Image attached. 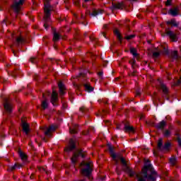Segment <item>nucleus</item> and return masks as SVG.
I'll list each match as a JSON object with an SVG mask.
<instances>
[{"mask_svg": "<svg viewBox=\"0 0 181 181\" xmlns=\"http://www.w3.org/2000/svg\"><path fill=\"white\" fill-rule=\"evenodd\" d=\"M177 141L179 146H181V139H180V137L178 136L177 138Z\"/></svg>", "mask_w": 181, "mask_h": 181, "instance_id": "nucleus-43", "label": "nucleus"}, {"mask_svg": "<svg viewBox=\"0 0 181 181\" xmlns=\"http://www.w3.org/2000/svg\"><path fill=\"white\" fill-rule=\"evenodd\" d=\"M168 13L172 16H177L179 15V9L177 8H171L170 9Z\"/></svg>", "mask_w": 181, "mask_h": 181, "instance_id": "nucleus-20", "label": "nucleus"}, {"mask_svg": "<svg viewBox=\"0 0 181 181\" xmlns=\"http://www.w3.org/2000/svg\"><path fill=\"white\" fill-rule=\"evenodd\" d=\"M46 95H50V92H47V93H42L44 100L42 102L41 107L43 110H46V108L49 107V103H47V99H46Z\"/></svg>", "mask_w": 181, "mask_h": 181, "instance_id": "nucleus-7", "label": "nucleus"}, {"mask_svg": "<svg viewBox=\"0 0 181 181\" xmlns=\"http://www.w3.org/2000/svg\"><path fill=\"white\" fill-rule=\"evenodd\" d=\"M136 95L138 96V95H141V92H139V90H137L136 92Z\"/></svg>", "mask_w": 181, "mask_h": 181, "instance_id": "nucleus-51", "label": "nucleus"}, {"mask_svg": "<svg viewBox=\"0 0 181 181\" xmlns=\"http://www.w3.org/2000/svg\"><path fill=\"white\" fill-rule=\"evenodd\" d=\"M161 53L164 55L169 54V51L168 50V45L162 46Z\"/></svg>", "mask_w": 181, "mask_h": 181, "instance_id": "nucleus-29", "label": "nucleus"}, {"mask_svg": "<svg viewBox=\"0 0 181 181\" xmlns=\"http://www.w3.org/2000/svg\"><path fill=\"white\" fill-rule=\"evenodd\" d=\"M171 57H173L175 60H177V59H181V57H179V55H177V51L172 52H171Z\"/></svg>", "mask_w": 181, "mask_h": 181, "instance_id": "nucleus-31", "label": "nucleus"}, {"mask_svg": "<svg viewBox=\"0 0 181 181\" xmlns=\"http://www.w3.org/2000/svg\"><path fill=\"white\" fill-rule=\"evenodd\" d=\"M90 40H92V42H97V39L94 38V37H90Z\"/></svg>", "mask_w": 181, "mask_h": 181, "instance_id": "nucleus-47", "label": "nucleus"}, {"mask_svg": "<svg viewBox=\"0 0 181 181\" xmlns=\"http://www.w3.org/2000/svg\"><path fill=\"white\" fill-rule=\"evenodd\" d=\"M78 156H81L82 158H84L86 156V154L81 150H78V151L74 153V156L71 158L72 163H76V162H77V159L78 158Z\"/></svg>", "mask_w": 181, "mask_h": 181, "instance_id": "nucleus-6", "label": "nucleus"}, {"mask_svg": "<svg viewBox=\"0 0 181 181\" xmlns=\"http://www.w3.org/2000/svg\"><path fill=\"white\" fill-rule=\"evenodd\" d=\"M16 42L17 45H22V43H25V38L22 36H19L16 38Z\"/></svg>", "mask_w": 181, "mask_h": 181, "instance_id": "nucleus-26", "label": "nucleus"}, {"mask_svg": "<svg viewBox=\"0 0 181 181\" xmlns=\"http://www.w3.org/2000/svg\"><path fill=\"white\" fill-rule=\"evenodd\" d=\"M76 148V142L74 139H71L69 141V146L65 148L66 152H70V151H73Z\"/></svg>", "mask_w": 181, "mask_h": 181, "instance_id": "nucleus-13", "label": "nucleus"}, {"mask_svg": "<svg viewBox=\"0 0 181 181\" xmlns=\"http://www.w3.org/2000/svg\"><path fill=\"white\" fill-rule=\"evenodd\" d=\"M159 56H160V52H153L152 57H153V59H157V57H159Z\"/></svg>", "mask_w": 181, "mask_h": 181, "instance_id": "nucleus-37", "label": "nucleus"}, {"mask_svg": "<svg viewBox=\"0 0 181 181\" xmlns=\"http://www.w3.org/2000/svg\"><path fill=\"white\" fill-rule=\"evenodd\" d=\"M22 167V165H19V164H15L13 166H11L10 168V170H15V169H16V168H21Z\"/></svg>", "mask_w": 181, "mask_h": 181, "instance_id": "nucleus-38", "label": "nucleus"}, {"mask_svg": "<svg viewBox=\"0 0 181 181\" xmlns=\"http://www.w3.org/2000/svg\"><path fill=\"white\" fill-rule=\"evenodd\" d=\"M120 162L124 165V170L126 171L131 177H133V176L136 175V173L132 169H131V168L128 167V165H127V160H125L124 158H120Z\"/></svg>", "mask_w": 181, "mask_h": 181, "instance_id": "nucleus-4", "label": "nucleus"}, {"mask_svg": "<svg viewBox=\"0 0 181 181\" xmlns=\"http://www.w3.org/2000/svg\"><path fill=\"white\" fill-rule=\"evenodd\" d=\"M109 151L110 152V156L112 158L113 160L118 163V160L117 159V155L114 153V148L112 146H109Z\"/></svg>", "mask_w": 181, "mask_h": 181, "instance_id": "nucleus-14", "label": "nucleus"}, {"mask_svg": "<svg viewBox=\"0 0 181 181\" xmlns=\"http://www.w3.org/2000/svg\"><path fill=\"white\" fill-rule=\"evenodd\" d=\"M167 25H171L172 26H179V23L176 22V20L173 19L167 21Z\"/></svg>", "mask_w": 181, "mask_h": 181, "instance_id": "nucleus-28", "label": "nucleus"}, {"mask_svg": "<svg viewBox=\"0 0 181 181\" xmlns=\"http://www.w3.org/2000/svg\"><path fill=\"white\" fill-rule=\"evenodd\" d=\"M50 0H44V12H45V23L44 27L47 29L50 26V11H52V6L49 4Z\"/></svg>", "mask_w": 181, "mask_h": 181, "instance_id": "nucleus-2", "label": "nucleus"}, {"mask_svg": "<svg viewBox=\"0 0 181 181\" xmlns=\"http://www.w3.org/2000/svg\"><path fill=\"white\" fill-rule=\"evenodd\" d=\"M4 108L7 112H12V104L8 99H5Z\"/></svg>", "mask_w": 181, "mask_h": 181, "instance_id": "nucleus-9", "label": "nucleus"}, {"mask_svg": "<svg viewBox=\"0 0 181 181\" xmlns=\"http://www.w3.org/2000/svg\"><path fill=\"white\" fill-rule=\"evenodd\" d=\"M86 35H87V33H86L84 34L85 36H86Z\"/></svg>", "mask_w": 181, "mask_h": 181, "instance_id": "nucleus-60", "label": "nucleus"}, {"mask_svg": "<svg viewBox=\"0 0 181 181\" xmlns=\"http://www.w3.org/2000/svg\"><path fill=\"white\" fill-rule=\"evenodd\" d=\"M124 131L125 132H134V127L132 126H128L125 125L124 126Z\"/></svg>", "mask_w": 181, "mask_h": 181, "instance_id": "nucleus-30", "label": "nucleus"}, {"mask_svg": "<svg viewBox=\"0 0 181 181\" xmlns=\"http://www.w3.org/2000/svg\"><path fill=\"white\" fill-rule=\"evenodd\" d=\"M59 88V94L60 95H64V90H66V88L64 87V85L59 82L58 84Z\"/></svg>", "mask_w": 181, "mask_h": 181, "instance_id": "nucleus-18", "label": "nucleus"}, {"mask_svg": "<svg viewBox=\"0 0 181 181\" xmlns=\"http://www.w3.org/2000/svg\"><path fill=\"white\" fill-rule=\"evenodd\" d=\"M130 53L133 54L134 57H136L137 60H139V54L136 53V49L131 48Z\"/></svg>", "mask_w": 181, "mask_h": 181, "instance_id": "nucleus-22", "label": "nucleus"}, {"mask_svg": "<svg viewBox=\"0 0 181 181\" xmlns=\"http://www.w3.org/2000/svg\"><path fill=\"white\" fill-rule=\"evenodd\" d=\"M165 33L169 36L173 42H176L177 40V36L176 35V33H173V31L167 29Z\"/></svg>", "mask_w": 181, "mask_h": 181, "instance_id": "nucleus-8", "label": "nucleus"}, {"mask_svg": "<svg viewBox=\"0 0 181 181\" xmlns=\"http://www.w3.org/2000/svg\"><path fill=\"white\" fill-rule=\"evenodd\" d=\"M134 37H135V35H130L126 36L125 39H127V40H131L132 39H134Z\"/></svg>", "mask_w": 181, "mask_h": 181, "instance_id": "nucleus-39", "label": "nucleus"}, {"mask_svg": "<svg viewBox=\"0 0 181 181\" xmlns=\"http://www.w3.org/2000/svg\"><path fill=\"white\" fill-rule=\"evenodd\" d=\"M171 2H172V0H167V1L165 2L166 6H170Z\"/></svg>", "mask_w": 181, "mask_h": 181, "instance_id": "nucleus-42", "label": "nucleus"}, {"mask_svg": "<svg viewBox=\"0 0 181 181\" xmlns=\"http://www.w3.org/2000/svg\"><path fill=\"white\" fill-rule=\"evenodd\" d=\"M163 136L165 138H168V136H170V131L168 129H166L163 132Z\"/></svg>", "mask_w": 181, "mask_h": 181, "instance_id": "nucleus-35", "label": "nucleus"}, {"mask_svg": "<svg viewBox=\"0 0 181 181\" xmlns=\"http://www.w3.org/2000/svg\"><path fill=\"white\" fill-rule=\"evenodd\" d=\"M117 129H121V127L119 126H117Z\"/></svg>", "mask_w": 181, "mask_h": 181, "instance_id": "nucleus-53", "label": "nucleus"}, {"mask_svg": "<svg viewBox=\"0 0 181 181\" xmlns=\"http://www.w3.org/2000/svg\"><path fill=\"white\" fill-rule=\"evenodd\" d=\"M105 122H106V123H107H107H110V121H106Z\"/></svg>", "mask_w": 181, "mask_h": 181, "instance_id": "nucleus-59", "label": "nucleus"}, {"mask_svg": "<svg viewBox=\"0 0 181 181\" xmlns=\"http://www.w3.org/2000/svg\"><path fill=\"white\" fill-rule=\"evenodd\" d=\"M81 19H84V16L81 14Z\"/></svg>", "mask_w": 181, "mask_h": 181, "instance_id": "nucleus-54", "label": "nucleus"}, {"mask_svg": "<svg viewBox=\"0 0 181 181\" xmlns=\"http://www.w3.org/2000/svg\"><path fill=\"white\" fill-rule=\"evenodd\" d=\"M53 42H59L60 40V34L59 33L56 32V30H53Z\"/></svg>", "mask_w": 181, "mask_h": 181, "instance_id": "nucleus-17", "label": "nucleus"}, {"mask_svg": "<svg viewBox=\"0 0 181 181\" xmlns=\"http://www.w3.org/2000/svg\"><path fill=\"white\" fill-rule=\"evenodd\" d=\"M75 5H76V6H78L80 1L78 0H76L74 1Z\"/></svg>", "mask_w": 181, "mask_h": 181, "instance_id": "nucleus-48", "label": "nucleus"}, {"mask_svg": "<svg viewBox=\"0 0 181 181\" xmlns=\"http://www.w3.org/2000/svg\"><path fill=\"white\" fill-rule=\"evenodd\" d=\"M137 181H156L158 173L151 165L149 160L146 162L144 167L142 168L141 172L136 174Z\"/></svg>", "mask_w": 181, "mask_h": 181, "instance_id": "nucleus-1", "label": "nucleus"}, {"mask_svg": "<svg viewBox=\"0 0 181 181\" xmlns=\"http://www.w3.org/2000/svg\"><path fill=\"white\" fill-rule=\"evenodd\" d=\"M129 64H132V69H133V70H135V69H136V61H135V59L129 61Z\"/></svg>", "mask_w": 181, "mask_h": 181, "instance_id": "nucleus-32", "label": "nucleus"}, {"mask_svg": "<svg viewBox=\"0 0 181 181\" xmlns=\"http://www.w3.org/2000/svg\"><path fill=\"white\" fill-rule=\"evenodd\" d=\"M13 53L14 56H16V53L15 52V51L13 50Z\"/></svg>", "mask_w": 181, "mask_h": 181, "instance_id": "nucleus-55", "label": "nucleus"}, {"mask_svg": "<svg viewBox=\"0 0 181 181\" xmlns=\"http://www.w3.org/2000/svg\"><path fill=\"white\" fill-rule=\"evenodd\" d=\"M86 91H88V93H91V91H94V88H93L90 83H86L84 85Z\"/></svg>", "mask_w": 181, "mask_h": 181, "instance_id": "nucleus-24", "label": "nucleus"}, {"mask_svg": "<svg viewBox=\"0 0 181 181\" xmlns=\"http://www.w3.org/2000/svg\"><path fill=\"white\" fill-rule=\"evenodd\" d=\"M55 130H56V127L54 125H51L45 132V136H48L49 138V136H52V133L53 132V131H55Z\"/></svg>", "mask_w": 181, "mask_h": 181, "instance_id": "nucleus-12", "label": "nucleus"}, {"mask_svg": "<svg viewBox=\"0 0 181 181\" xmlns=\"http://www.w3.org/2000/svg\"><path fill=\"white\" fill-rule=\"evenodd\" d=\"M165 127H166V122L164 120H162L156 125V128H157V129H163Z\"/></svg>", "mask_w": 181, "mask_h": 181, "instance_id": "nucleus-19", "label": "nucleus"}, {"mask_svg": "<svg viewBox=\"0 0 181 181\" xmlns=\"http://www.w3.org/2000/svg\"><path fill=\"white\" fill-rule=\"evenodd\" d=\"M177 163V160L176 159V158L173 157V158H170V163L173 166H175V165H176Z\"/></svg>", "mask_w": 181, "mask_h": 181, "instance_id": "nucleus-33", "label": "nucleus"}, {"mask_svg": "<svg viewBox=\"0 0 181 181\" xmlns=\"http://www.w3.org/2000/svg\"><path fill=\"white\" fill-rule=\"evenodd\" d=\"M180 83H181V81L180 80H177L175 86H179V84H180Z\"/></svg>", "mask_w": 181, "mask_h": 181, "instance_id": "nucleus-50", "label": "nucleus"}, {"mask_svg": "<svg viewBox=\"0 0 181 181\" xmlns=\"http://www.w3.org/2000/svg\"><path fill=\"white\" fill-rule=\"evenodd\" d=\"M170 146V143H165L164 146H163V151H169Z\"/></svg>", "mask_w": 181, "mask_h": 181, "instance_id": "nucleus-36", "label": "nucleus"}, {"mask_svg": "<svg viewBox=\"0 0 181 181\" xmlns=\"http://www.w3.org/2000/svg\"><path fill=\"white\" fill-rule=\"evenodd\" d=\"M124 2L120 3H112V11H114V9H124Z\"/></svg>", "mask_w": 181, "mask_h": 181, "instance_id": "nucleus-10", "label": "nucleus"}, {"mask_svg": "<svg viewBox=\"0 0 181 181\" xmlns=\"http://www.w3.org/2000/svg\"><path fill=\"white\" fill-rule=\"evenodd\" d=\"M26 0H19V1H14L12 5V9L16 12V13H19L21 8H22V5H23V2Z\"/></svg>", "mask_w": 181, "mask_h": 181, "instance_id": "nucleus-5", "label": "nucleus"}, {"mask_svg": "<svg viewBox=\"0 0 181 181\" xmlns=\"http://www.w3.org/2000/svg\"><path fill=\"white\" fill-rule=\"evenodd\" d=\"M158 149H159V151H163V140L162 139H159L158 140Z\"/></svg>", "mask_w": 181, "mask_h": 181, "instance_id": "nucleus-25", "label": "nucleus"}, {"mask_svg": "<svg viewBox=\"0 0 181 181\" xmlns=\"http://www.w3.org/2000/svg\"><path fill=\"white\" fill-rule=\"evenodd\" d=\"M103 74H104V73L103 71H100L98 75L99 76L100 78L102 79L103 78Z\"/></svg>", "mask_w": 181, "mask_h": 181, "instance_id": "nucleus-44", "label": "nucleus"}, {"mask_svg": "<svg viewBox=\"0 0 181 181\" xmlns=\"http://www.w3.org/2000/svg\"><path fill=\"white\" fill-rule=\"evenodd\" d=\"M23 131L28 135L29 134V124L22 121Z\"/></svg>", "mask_w": 181, "mask_h": 181, "instance_id": "nucleus-16", "label": "nucleus"}, {"mask_svg": "<svg viewBox=\"0 0 181 181\" xmlns=\"http://www.w3.org/2000/svg\"><path fill=\"white\" fill-rule=\"evenodd\" d=\"M103 12H104L103 10H100V9H93L92 11V13H90V15L92 16H97V15H100V13H103Z\"/></svg>", "mask_w": 181, "mask_h": 181, "instance_id": "nucleus-23", "label": "nucleus"}, {"mask_svg": "<svg viewBox=\"0 0 181 181\" xmlns=\"http://www.w3.org/2000/svg\"><path fill=\"white\" fill-rule=\"evenodd\" d=\"M143 117H144V116H141V119H142Z\"/></svg>", "mask_w": 181, "mask_h": 181, "instance_id": "nucleus-61", "label": "nucleus"}, {"mask_svg": "<svg viewBox=\"0 0 181 181\" xmlns=\"http://www.w3.org/2000/svg\"><path fill=\"white\" fill-rule=\"evenodd\" d=\"M114 33H115V35H116V36H117V38L119 39V40L121 42V34H119V31L117 29H115L114 30Z\"/></svg>", "mask_w": 181, "mask_h": 181, "instance_id": "nucleus-34", "label": "nucleus"}, {"mask_svg": "<svg viewBox=\"0 0 181 181\" xmlns=\"http://www.w3.org/2000/svg\"><path fill=\"white\" fill-rule=\"evenodd\" d=\"M30 179H33V175H31V176L30 177Z\"/></svg>", "mask_w": 181, "mask_h": 181, "instance_id": "nucleus-56", "label": "nucleus"}, {"mask_svg": "<svg viewBox=\"0 0 181 181\" xmlns=\"http://www.w3.org/2000/svg\"><path fill=\"white\" fill-rule=\"evenodd\" d=\"M103 29H108V25L107 24L103 25Z\"/></svg>", "mask_w": 181, "mask_h": 181, "instance_id": "nucleus-49", "label": "nucleus"}, {"mask_svg": "<svg viewBox=\"0 0 181 181\" xmlns=\"http://www.w3.org/2000/svg\"><path fill=\"white\" fill-rule=\"evenodd\" d=\"M81 166H84L85 168L81 170V174L83 175V176H90L91 175V163H86L83 161L81 163Z\"/></svg>", "mask_w": 181, "mask_h": 181, "instance_id": "nucleus-3", "label": "nucleus"}, {"mask_svg": "<svg viewBox=\"0 0 181 181\" xmlns=\"http://www.w3.org/2000/svg\"><path fill=\"white\" fill-rule=\"evenodd\" d=\"M77 129H78L77 124H75L72 127H70L69 128L70 134H77Z\"/></svg>", "mask_w": 181, "mask_h": 181, "instance_id": "nucleus-27", "label": "nucleus"}, {"mask_svg": "<svg viewBox=\"0 0 181 181\" xmlns=\"http://www.w3.org/2000/svg\"><path fill=\"white\" fill-rule=\"evenodd\" d=\"M35 60H36V58L35 57H31L30 59V62H31V63H35Z\"/></svg>", "mask_w": 181, "mask_h": 181, "instance_id": "nucleus-46", "label": "nucleus"}, {"mask_svg": "<svg viewBox=\"0 0 181 181\" xmlns=\"http://www.w3.org/2000/svg\"><path fill=\"white\" fill-rule=\"evenodd\" d=\"M92 0H85V2H91Z\"/></svg>", "mask_w": 181, "mask_h": 181, "instance_id": "nucleus-52", "label": "nucleus"}, {"mask_svg": "<svg viewBox=\"0 0 181 181\" xmlns=\"http://www.w3.org/2000/svg\"><path fill=\"white\" fill-rule=\"evenodd\" d=\"M160 89L162 90L163 94L167 95V94L169 93V88H168V86H166V85H165V83H161L160 85Z\"/></svg>", "mask_w": 181, "mask_h": 181, "instance_id": "nucleus-15", "label": "nucleus"}, {"mask_svg": "<svg viewBox=\"0 0 181 181\" xmlns=\"http://www.w3.org/2000/svg\"><path fill=\"white\" fill-rule=\"evenodd\" d=\"M43 141H45V142H46L47 141H46V138H44L43 139Z\"/></svg>", "mask_w": 181, "mask_h": 181, "instance_id": "nucleus-57", "label": "nucleus"}, {"mask_svg": "<svg viewBox=\"0 0 181 181\" xmlns=\"http://www.w3.org/2000/svg\"><path fill=\"white\" fill-rule=\"evenodd\" d=\"M18 155H19L21 160H23V162H26V160H28V156L26 155V153H25L22 151H19Z\"/></svg>", "mask_w": 181, "mask_h": 181, "instance_id": "nucleus-21", "label": "nucleus"}, {"mask_svg": "<svg viewBox=\"0 0 181 181\" xmlns=\"http://www.w3.org/2000/svg\"><path fill=\"white\" fill-rule=\"evenodd\" d=\"M131 76H136V70L133 69V71L132 72Z\"/></svg>", "mask_w": 181, "mask_h": 181, "instance_id": "nucleus-45", "label": "nucleus"}, {"mask_svg": "<svg viewBox=\"0 0 181 181\" xmlns=\"http://www.w3.org/2000/svg\"><path fill=\"white\" fill-rule=\"evenodd\" d=\"M103 36L105 37V33H103Z\"/></svg>", "mask_w": 181, "mask_h": 181, "instance_id": "nucleus-58", "label": "nucleus"}, {"mask_svg": "<svg viewBox=\"0 0 181 181\" xmlns=\"http://www.w3.org/2000/svg\"><path fill=\"white\" fill-rule=\"evenodd\" d=\"M38 170L40 172H46V173H47V171H46V168H43V167H39L38 168Z\"/></svg>", "mask_w": 181, "mask_h": 181, "instance_id": "nucleus-41", "label": "nucleus"}, {"mask_svg": "<svg viewBox=\"0 0 181 181\" xmlns=\"http://www.w3.org/2000/svg\"><path fill=\"white\" fill-rule=\"evenodd\" d=\"M79 111H81V112H86V111H87V108H86V107L83 106V107H80Z\"/></svg>", "mask_w": 181, "mask_h": 181, "instance_id": "nucleus-40", "label": "nucleus"}, {"mask_svg": "<svg viewBox=\"0 0 181 181\" xmlns=\"http://www.w3.org/2000/svg\"><path fill=\"white\" fill-rule=\"evenodd\" d=\"M57 100H59V98L57 97V93L54 90H53L51 96V103L52 105H57Z\"/></svg>", "mask_w": 181, "mask_h": 181, "instance_id": "nucleus-11", "label": "nucleus"}]
</instances>
